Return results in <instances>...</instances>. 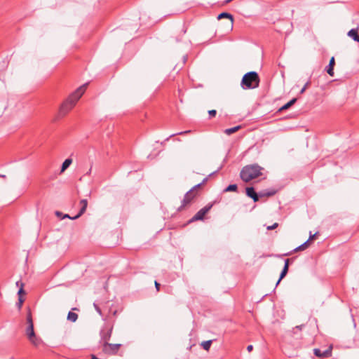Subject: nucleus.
Wrapping results in <instances>:
<instances>
[{
	"label": "nucleus",
	"mask_w": 359,
	"mask_h": 359,
	"mask_svg": "<svg viewBox=\"0 0 359 359\" xmlns=\"http://www.w3.org/2000/svg\"><path fill=\"white\" fill-rule=\"evenodd\" d=\"M246 195L251 198L254 202H257L259 201V195L256 193L252 187L246 188Z\"/></svg>",
	"instance_id": "9"
},
{
	"label": "nucleus",
	"mask_w": 359,
	"mask_h": 359,
	"mask_svg": "<svg viewBox=\"0 0 359 359\" xmlns=\"http://www.w3.org/2000/svg\"><path fill=\"white\" fill-rule=\"evenodd\" d=\"M73 217H70L68 214H65V215H62V219L69 218V219H72Z\"/></svg>",
	"instance_id": "35"
},
{
	"label": "nucleus",
	"mask_w": 359,
	"mask_h": 359,
	"mask_svg": "<svg viewBox=\"0 0 359 359\" xmlns=\"http://www.w3.org/2000/svg\"><path fill=\"white\" fill-rule=\"evenodd\" d=\"M259 77L257 72L255 71L249 72L244 74L241 82V86L243 89H255L259 86Z\"/></svg>",
	"instance_id": "3"
},
{
	"label": "nucleus",
	"mask_w": 359,
	"mask_h": 359,
	"mask_svg": "<svg viewBox=\"0 0 359 359\" xmlns=\"http://www.w3.org/2000/svg\"><path fill=\"white\" fill-rule=\"evenodd\" d=\"M347 35L352 38L353 40L355 41V39H356L357 36L358 35V29H351V30L348 31Z\"/></svg>",
	"instance_id": "21"
},
{
	"label": "nucleus",
	"mask_w": 359,
	"mask_h": 359,
	"mask_svg": "<svg viewBox=\"0 0 359 359\" xmlns=\"http://www.w3.org/2000/svg\"><path fill=\"white\" fill-rule=\"evenodd\" d=\"M78 319V315L74 313V312H72V311H69L68 313V315H67V320L72 322V323H74Z\"/></svg>",
	"instance_id": "18"
},
{
	"label": "nucleus",
	"mask_w": 359,
	"mask_h": 359,
	"mask_svg": "<svg viewBox=\"0 0 359 359\" xmlns=\"http://www.w3.org/2000/svg\"><path fill=\"white\" fill-rule=\"evenodd\" d=\"M208 114L210 117L215 116L217 114V111L215 109H211L208 111Z\"/></svg>",
	"instance_id": "30"
},
{
	"label": "nucleus",
	"mask_w": 359,
	"mask_h": 359,
	"mask_svg": "<svg viewBox=\"0 0 359 359\" xmlns=\"http://www.w3.org/2000/svg\"><path fill=\"white\" fill-rule=\"evenodd\" d=\"M0 177L5 179L6 176L5 175L0 174Z\"/></svg>",
	"instance_id": "41"
},
{
	"label": "nucleus",
	"mask_w": 359,
	"mask_h": 359,
	"mask_svg": "<svg viewBox=\"0 0 359 359\" xmlns=\"http://www.w3.org/2000/svg\"><path fill=\"white\" fill-rule=\"evenodd\" d=\"M222 18H228V19H229L230 20V27H231V28L233 27V15L231 14H230L229 13H226V12L221 13L217 16V19L220 20Z\"/></svg>",
	"instance_id": "13"
},
{
	"label": "nucleus",
	"mask_w": 359,
	"mask_h": 359,
	"mask_svg": "<svg viewBox=\"0 0 359 359\" xmlns=\"http://www.w3.org/2000/svg\"><path fill=\"white\" fill-rule=\"evenodd\" d=\"M308 245H309V241H306L304 243L300 245L299 246H298L296 248H294L293 250V251L294 252H298V251H300V250H304L305 249L307 248Z\"/></svg>",
	"instance_id": "22"
},
{
	"label": "nucleus",
	"mask_w": 359,
	"mask_h": 359,
	"mask_svg": "<svg viewBox=\"0 0 359 359\" xmlns=\"http://www.w3.org/2000/svg\"><path fill=\"white\" fill-rule=\"evenodd\" d=\"M238 189V187L236 184H229L225 189H224V191L225 192H229V191H236Z\"/></svg>",
	"instance_id": "24"
},
{
	"label": "nucleus",
	"mask_w": 359,
	"mask_h": 359,
	"mask_svg": "<svg viewBox=\"0 0 359 359\" xmlns=\"http://www.w3.org/2000/svg\"><path fill=\"white\" fill-rule=\"evenodd\" d=\"M112 330H113L112 326H105L100 331V337H101L100 343H102V345H103V344L108 342V341L110 339L111 333H112Z\"/></svg>",
	"instance_id": "7"
},
{
	"label": "nucleus",
	"mask_w": 359,
	"mask_h": 359,
	"mask_svg": "<svg viewBox=\"0 0 359 359\" xmlns=\"http://www.w3.org/2000/svg\"><path fill=\"white\" fill-rule=\"evenodd\" d=\"M241 128V126H235L233 128H227L224 130V133L228 135H231V134L236 133V131H238Z\"/></svg>",
	"instance_id": "20"
},
{
	"label": "nucleus",
	"mask_w": 359,
	"mask_h": 359,
	"mask_svg": "<svg viewBox=\"0 0 359 359\" xmlns=\"http://www.w3.org/2000/svg\"><path fill=\"white\" fill-rule=\"evenodd\" d=\"M25 293V291L22 288V285H21V287L19 289L18 292V294L19 297H22V294Z\"/></svg>",
	"instance_id": "32"
},
{
	"label": "nucleus",
	"mask_w": 359,
	"mask_h": 359,
	"mask_svg": "<svg viewBox=\"0 0 359 359\" xmlns=\"http://www.w3.org/2000/svg\"><path fill=\"white\" fill-rule=\"evenodd\" d=\"M26 335L27 336V338L29 339L31 337H34L35 332L34 330V325L27 326L25 330Z\"/></svg>",
	"instance_id": "16"
},
{
	"label": "nucleus",
	"mask_w": 359,
	"mask_h": 359,
	"mask_svg": "<svg viewBox=\"0 0 359 359\" xmlns=\"http://www.w3.org/2000/svg\"><path fill=\"white\" fill-rule=\"evenodd\" d=\"M202 185V183H199L196 185H195L194 187H193L191 189H192V192L194 191V190H195L197 188H199Z\"/></svg>",
	"instance_id": "34"
},
{
	"label": "nucleus",
	"mask_w": 359,
	"mask_h": 359,
	"mask_svg": "<svg viewBox=\"0 0 359 359\" xmlns=\"http://www.w3.org/2000/svg\"><path fill=\"white\" fill-rule=\"evenodd\" d=\"M212 204H208L206 206L201 208L199 211L196 212V214L189 220V222H194L198 220H203L205 215L210 211L212 208Z\"/></svg>",
	"instance_id": "6"
},
{
	"label": "nucleus",
	"mask_w": 359,
	"mask_h": 359,
	"mask_svg": "<svg viewBox=\"0 0 359 359\" xmlns=\"http://www.w3.org/2000/svg\"><path fill=\"white\" fill-rule=\"evenodd\" d=\"M262 168L257 164L248 165L243 167L240 172L243 181L248 182L262 175Z\"/></svg>",
	"instance_id": "2"
},
{
	"label": "nucleus",
	"mask_w": 359,
	"mask_h": 359,
	"mask_svg": "<svg viewBox=\"0 0 359 359\" xmlns=\"http://www.w3.org/2000/svg\"><path fill=\"white\" fill-rule=\"evenodd\" d=\"M233 0H226L225 1V3L226 4H228V3H230L231 1H232Z\"/></svg>",
	"instance_id": "44"
},
{
	"label": "nucleus",
	"mask_w": 359,
	"mask_h": 359,
	"mask_svg": "<svg viewBox=\"0 0 359 359\" xmlns=\"http://www.w3.org/2000/svg\"><path fill=\"white\" fill-rule=\"evenodd\" d=\"M355 41H357L359 43V35L357 36L356 39H355Z\"/></svg>",
	"instance_id": "42"
},
{
	"label": "nucleus",
	"mask_w": 359,
	"mask_h": 359,
	"mask_svg": "<svg viewBox=\"0 0 359 359\" xmlns=\"http://www.w3.org/2000/svg\"><path fill=\"white\" fill-rule=\"evenodd\" d=\"M316 235H317V233L312 235L311 233L310 232V236L307 241H309V242L311 240H313L316 237Z\"/></svg>",
	"instance_id": "33"
},
{
	"label": "nucleus",
	"mask_w": 359,
	"mask_h": 359,
	"mask_svg": "<svg viewBox=\"0 0 359 359\" xmlns=\"http://www.w3.org/2000/svg\"><path fill=\"white\" fill-rule=\"evenodd\" d=\"M121 346V344H110L106 342L102 345V351L107 354L114 355L118 352Z\"/></svg>",
	"instance_id": "5"
},
{
	"label": "nucleus",
	"mask_w": 359,
	"mask_h": 359,
	"mask_svg": "<svg viewBox=\"0 0 359 359\" xmlns=\"http://www.w3.org/2000/svg\"><path fill=\"white\" fill-rule=\"evenodd\" d=\"M297 102V98H293L288 102H287L285 104H284L283 107H281L279 109V111H283L289 109L292 105H293Z\"/></svg>",
	"instance_id": "15"
},
{
	"label": "nucleus",
	"mask_w": 359,
	"mask_h": 359,
	"mask_svg": "<svg viewBox=\"0 0 359 359\" xmlns=\"http://www.w3.org/2000/svg\"><path fill=\"white\" fill-rule=\"evenodd\" d=\"M81 208L79 213L74 216L72 219H78L80 217L86 210L88 206V201L86 199H82L80 201Z\"/></svg>",
	"instance_id": "10"
},
{
	"label": "nucleus",
	"mask_w": 359,
	"mask_h": 359,
	"mask_svg": "<svg viewBox=\"0 0 359 359\" xmlns=\"http://www.w3.org/2000/svg\"><path fill=\"white\" fill-rule=\"evenodd\" d=\"M190 132H191V130H185V131L179 132V133H174V134L170 135V137H173V136H175V135H184V134H187V133H189Z\"/></svg>",
	"instance_id": "27"
},
{
	"label": "nucleus",
	"mask_w": 359,
	"mask_h": 359,
	"mask_svg": "<svg viewBox=\"0 0 359 359\" xmlns=\"http://www.w3.org/2000/svg\"><path fill=\"white\" fill-rule=\"evenodd\" d=\"M309 84H310V81H307V82L305 83L304 86V87L301 89V90H300V93H301V94H302V93H304V91L306 90V89L307 88V87L309 86Z\"/></svg>",
	"instance_id": "29"
},
{
	"label": "nucleus",
	"mask_w": 359,
	"mask_h": 359,
	"mask_svg": "<svg viewBox=\"0 0 359 359\" xmlns=\"http://www.w3.org/2000/svg\"><path fill=\"white\" fill-rule=\"evenodd\" d=\"M334 65H335L334 57H332L330 60L329 65L325 68V70H326L327 73L330 76H334Z\"/></svg>",
	"instance_id": "12"
},
{
	"label": "nucleus",
	"mask_w": 359,
	"mask_h": 359,
	"mask_svg": "<svg viewBox=\"0 0 359 359\" xmlns=\"http://www.w3.org/2000/svg\"><path fill=\"white\" fill-rule=\"evenodd\" d=\"M313 353L315 355L319 357V358H328L331 356L332 355V348H327L325 351H321L319 348H315L313 350Z\"/></svg>",
	"instance_id": "8"
},
{
	"label": "nucleus",
	"mask_w": 359,
	"mask_h": 359,
	"mask_svg": "<svg viewBox=\"0 0 359 359\" xmlns=\"http://www.w3.org/2000/svg\"><path fill=\"white\" fill-rule=\"evenodd\" d=\"M278 223H274L273 225L269 226L267 227V229L268 230H273V229H276L278 226Z\"/></svg>",
	"instance_id": "31"
},
{
	"label": "nucleus",
	"mask_w": 359,
	"mask_h": 359,
	"mask_svg": "<svg viewBox=\"0 0 359 359\" xmlns=\"http://www.w3.org/2000/svg\"><path fill=\"white\" fill-rule=\"evenodd\" d=\"M207 181H208V177L204 178V179H203V181H202V182H201V183H202V184H204V183H205Z\"/></svg>",
	"instance_id": "40"
},
{
	"label": "nucleus",
	"mask_w": 359,
	"mask_h": 359,
	"mask_svg": "<svg viewBox=\"0 0 359 359\" xmlns=\"http://www.w3.org/2000/svg\"><path fill=\"white\" fill-rule=\"evenodd\" d=\"M93 306H94L96 311L99 313V315L102 316V311H101V309L99 307V306L96 303H94Z\"/></svg>",
	"instance_id": "28"
},
{
	"label": "nucleus",
	"mask_w": 359,
	"mask_h": 359,
	"mask_svg": "<svg viewBox=\"0 0 359 359\" xmlns=\"http://www.w3.org/2000/svg\"><path fill=\"white\" fill-rule=\"evenodd\" d=\"M91 169H92V168H90L89 169V170H88L87 175H88V174H90V172H91Z\"/></svg>",
	"instance_id": "45"
},
{
	"label": "nucleus",
	"mask_w": 359,
	"mask_h": 359,
	"mask_svg": "<svg viewBox=\"0 0 359 359\" xmlns=\"http://www.w3.org/2000/svg\"><path fill=\"white\" fill-rule=\"evenodd\" d=\"M276 191L273 189H271L270 191H263L259 193V196L264 197V196H272L275 195Z\"/></svg>",
	"instance_id": "19"
},
{
	"label": "nucleus",
	"mask_w": 359,
	"mask_h": 359,
	"mask_svg": "<svg viewBox=\"0 0 359 359\" xmlns=\"http://www.w3.org/2000/svg\"><path fill=\"white\" fill-rule=\"evenodd\" d=\"M288 268H289V259H287L285 260V265H284V267L280 274V277H279V279L278 280L276 285L277 286L280 282L281 281V280L286 276V274L288 272Z\"/></svg>",
	"instance_id": "11"
},
{
	"label": "nucleus",
	"mask_w": 359,
	"mask_h": 359,
	"mask_svg": "<svg viewBox=\"0 0 359 359\" xmlns=\"http://www.w3.org/2000/svg\"><path fill=\"white\" fill-rule=\"evenodd\" d=\"M55 215H56L57 217H62V215H63V214H62L61 212H60V211H56V212H55Z\"/></svg>",
	"instance_id": "38"
},
{
	"label": "nucleus",
	"mask_w": 359,
	"mask_h": 359,
	"mask_svg": "<svg viewBox=\"0 0 359 359\" xmlns=\"http://www.w3.org/2000/svg\"><path fill=\"white\" fill-rule=\"evenodd\" d=\"M212 343V340H208V341H204L201 343V346L205 350V351H208L210 348V346Z\"/></svg>",
	"instance_id": "23"
},
{
	"label": "nucleus",
	"mask_w": 359,
	"mask_h": 359,
	"mask_svg": "<svg viewBox=\"0 0 359 359\" xmlns=\"http://www.w3.org/2000/svg\"><path fill=\"white\" fill-rule=\"evenodd\" d=\"M182 32H183V34H184L187 32V29L186 28L183 29Z\"/></svg>",
	"instance_id": "43"
},
{
	"label": "nucleus",
	"mask_w": 359,
	"mask_h": 359,
	"mask_svg": "<svg viewBox=\"0 0 359 359\" xmlns=\"http://www.w3.org/2000/svg\"><path fill=\"white\" fill-rule=\"evenodd\" d=\"M28 339L32 343V344L36 347H38L43 344L42 339L40 337L36 336V334L34 337H31Z\"/></svg>",
	"instance_id": "14"
},
{
	"label": "nucleus",
	"mask_w": 359,
	"mask_h": 359,
	"mask_svg": "<svg viewBox=\"0 0 359 359\" xmlns=\"http://www.w3.org/2000/svg\"><path fill=\"white\" fill-rule=\"evenodd\" d=\"M195 197L196 194L194 192H192V189L188 191L184 195L181 205L177 208V211L180 212L186 207L189 205Z\"/></svg>",
	"instance_id": "4"
},
{
	"label": "nucleus",
	"mask_w": 359,
	"mask_h": 359,
	"mask_svg": "<svg viewBox=\"0 0 359 359\" xmlns=\"http://www.w3.org/2000/svg\"><path fill=\"white\" fill-rule=\"evenodd\" d=\"M155 287L156 288V290L158 291L160 288V284L157 281H155Z\"/></svg>",
	"instance_id": "37"
},
{
	"label": "nucleus",
	"mask_w": 359,
	"mask_h": 359,
	"mask_svg": "<svg viewBox=\"0 0 359 359\" xmlns=\"http://www.w3.org/2000/svg\"><path fill=\"white\" fill-rule=\"evenodd\" d=\"M24 302V299L22 298V297H19L18 298V302L17 303V306L19 309H21L22 306V304Z\"/></svg>",
	"instance_id": "26"
},
{
	"label": "nucleus",
	"mask_w": 359,
	"mask_h": 359,
	"mask_svg": "<svg viewBox=\"0 0 359 359\" xmlns=\"http://www.w3.org/2000/svg\"><path fill=\"white\" fill-rule=\"evenodd\" d=\"M252 349H253V346H252V345H248V346H247V350H248V352L252 351Z\"/></svg>",
	"instance_id": "36"
},
{
	"label": "nucleus",
	"mask_w": 359,
	"mask_h": 359,
	"mask_svg": "<svg viewBox=\"0 0 359 359\" xmlns=\"http://www.w3.org/2000/svg\"><path fill=\"white\" fill-rule=\"evenodd\" d=\"M86 86L87 84H83L78 88L63 102L60 108V115H66L74 107L76 102L84 93Z\"/></svg>",
	"instance_id": "1"
},
{
	"label": "nucleus",
	"mask_w": 359,
	"mask_h": 359,
	"mask_svg": "<svg viewBox=\"0 0 359 359\" xmlns=\"http://www.w3.org/2000/svg\"><path fill=\"white\" fill-rule=\"evenodd\" d=\"M303 327H304V325H301L296 326L295 328L302 330Z\"/></svg>",
	"instance_id": "39"
},
{
	"label": "nucleus",
	"mask_w": 359,
	"mask_h": 359,
	"mask_svg": "<svg viewBox=\"0 0 359 359\" xmlns=\"http://www.w3.org/2000/svg\"><path fill=\"white\" fill-rule=\"evenodd\" d=\"M27 326L34 325L33 321H32V313H31L30 311L28 312L27 316Z\"/></svg>",
	"instance_id": "25"
},
{
	"label": "nucleus",
	"mask_w": 359,
	"mask_h": 359,
	"mask_svg": "<svg viewBox=\"0 0 359 359\" xmlns=\"http://www.w3.org/2000/svg\"><path fill=\"white\" fill-rule=\"evenodd\" d=\"M72 160L71 158H67L65 160V161L62 163V167H61V172H64L66 169L69 168V166L72 164Z\"/></svg>",
	"instance_id": "17"
}]
</instances>
